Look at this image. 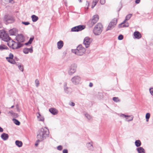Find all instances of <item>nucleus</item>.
Here are the masks:
<instances>
[{
    "instance_id": "f257e3e1",
    "label": "nucleus",
    "mask_w": 153,
    "mask_h": 153,
    "mask_svg": "<svg viewBox=\"0 0 153 153\" xmlns=\"http://www.w3.org/2000/svg\"><path fill=\"white\" fill-rule=\"evenodd\" d=\"M49 132L48 128L46 127L42 128L38 131L37 133V142L42 141L48 137Z\"/></svg>"
},
{
    "instance_id": "f03ea898",
    "label": "nucleus",
    "mask_w": 153,
    "mask_h": 153,
    "mask_svg": "<svg viewBox=\"0 0 153 153\" xmlns=\"http://www.w3.org/2000/svg\"><path fill=\"white\" fill-rule=\"evenodd\" d=\"M85 49L81 45H79L76 49L72 50V52L73 53L78 56L83 55L85 53Z\"/></svg>"
},
{
    "instance_id": "7ed1b4c3",
    "label": "nucleus",
    "mask_w": 153,
    "mask_h": 153,
    "mask_svg": "<svg viewBox=\"0 0 153 153\" xmlns=\"http://www.w3.org/2000/svg\"><path fill=\"white\" fill-rule=\"evenodd\" d=\"M102 26L100 23H98L94 27L93 31L95 35H99L101 34L102 30Z\"/></svg>"
},
{
    "instance_id": "20e7f679",
    "label": "nucleus",
    "mask_w": 153,
    "mask_h": 153,
    "mask_svg": "<svg viewBox=\"0 0 153 153\" xmlns=\"http://www.w3.org/2000/svg\"><path fill=\"white\" fill-rule=\"evenodd\" d=\"M99 19V16L97 15H95L93 16L92 19L90 20L88 22V25L90 27H92Z\"/></svg>"
},
{
    "instance_id": "39448f33",
    "label": "nucleus",
    "mask_w": 153,
    "mask_h": 153,
    "mask_svg": "<svg viewBox=\"0 0 153 153\" xmlns=\"http://www.w3.org/2000/svg\"><path fill=\"white\" fill-rule=\"evenodd\" d=\"M76 64H71L69 68L68 71V74L70 75H72L76 72Z\"/></svg>"
},
{
    "instance_id": "423d86ee",
    "label": "nucleus",
    "mask_w": 153,
    "mask_h": 153,
    "mask_svg": "<svg viewBox=\"0 0 153 153\" xmlns=\"http://www.w3.org/2000/svg\"><path fill=\"white\" fill-rule=\"evenodd\" d=\"M132 16V14H129L128 15L126 16V19L125 20H124V21H123L122 23H121L119 25V27H128L129 26V24L128 23H126L125 24L123 25L122 27L121 26V25L125 24L126 23V21L129 20L131 17V16Z\"/></svg>"
},
{
    "instance_id": "0eeeda50",
    "label": "nucleus",
    "mask_w": 153,
    "mask_h": 153,
    "mask_svg": "<svg viewBox=\"0 0 153 153\" xmlns=\"http://www.w3.org/2000/svg\"><path fill=\"white\" fill-rule=\"evenodd\" d=\"M3 21L6 23H12L14 22L13 18L9 15H5L3 18Z\"/></svg>"
},
{
    "instance_id": "6e6552de",
    "label": "nucleus",
    "mask_w": 153,
    "mask_h": 153,
    "mask_svg": "<svg viewBox=\"0 0 153 153\" xmlns=\"http://www.w3.org/2000/svg\"><path fill=\"white\" fill-rule=\"evenodd\" d=\"M117 22V19H114L110 22L107 27L106 30H111L116 25Z\"/></svg>"
},
{
    "instance_id": "1a4fd4ad",
    "label": "nucleus",
    "mask_w": 153,
    "mask_h": 153,
    "mask_svg": "<svg viewBox=\"0 0 153 153\" xmlns=\"http://www.w3.org/2000/svg\"><path fill=\"white\" fill-rule=\"evenodd\" d=\"M81 80V78L79 76H75L71 79L72 82L75 85L78 84L80 82Z\"/></svg>"
},
{
    "instance_id": "9d476101",
    "label": "nucleus",
    "mask_w": 153,
    "mask_h": 153,
    "mask_svg": "<svg viewBox=\"0 0 153 153\" xmlns=\"http://www.w3.org/2000/svg\"><path fill=\"white\" fill-rule=\"evenodd\" d=\"M92 41V39L88 37H86L85 38L83 41V44L86 48H88L89 47Z\"/></svg>"
},
{
    "instance_id": "9b49d317",
    "label": "nucleus",
    "mask_w": 153,
    "mask_h": 153,
    "mask_svg": "<svg viewBox=\"0 0 153 153\" xmlns=\"http://www.w3.org/2000/svg\"><path fill=\"white\" fill-rule=\"evenodd\" d=\"M85 28V26L83 25H79L73 27L71 30L72 31L78 32L81 31Z\"/></svg>"
},
{
    "instance_id": "f8f14e48",
    "label": "nucleus",
    "mask_w": 153,
    "mask_h": 153,
    "mask_svg": "<svg viewBox=\"0 0 153 153\" xmlns=\"http://www.w3.org/2000/svg\"><path fill=\"white\" fill-rule=\"evenodd\" d=\"M16 39L19 42H23L25 41V38L22 34L18 35L16 37Z\"/></svg>"
},
{
    "instance_id": "ddd939ff",
    "label": "nucleus",
    "mask_w": 153,
    "mask_h": 153,
    "mask_svg": "<svg viewBox=\"0 0 153 153\" xmlns=\"http://www.w3.org/2000/svg\"><path fill=\"white\" fill-rule=\"evenodd\" d=\"M1 38L3 40L6 42H8L11 39V38L9 37L8 35L6 32L4 35H3Z\"/></svg>"
},
{
    "instance_id": "4468645a",
    "label": "nucleus",
    "mask_w": 153,
    "mask_h": 153,
    "mask_svg": "<svg viewBox=\"0 0 153 153\" xmlns=\"http://www.w3.org/2000/svg\"><path fill=\"white\" fill-rule=\"evenodd\" d=\"M64 90L65 92L68 94H70L72 92V90L71 88L66 87V84L65 83L64 85Z\"/></svg>"
},
{
    "instance_id": "2eb2a0df",
    "label": "nucleus",
    "mask_w": 153,
    "mask_h": 153,
    "mask_svg": "<svg viewBox=\"0 0 153 153\" xmlns=\"http://www.w3.org/2000/svg\"><path fill=\"white\" fill-rule=\"evenodd\" d=\"M134 36L135 38L139 39L141 37V35L138 31H135L134 33Z\"/></svg>"
},
{
    "instance_id": "dca6fc26",
    "label": "nucleus",
    "mask_w": 153,
    "mask_h": 153,
    "mask_svg": "<svg viewBox=\"0 0 153 153\" xmlns=\"http://www.w3.org/2000/svg\"><path fill=\"white\" fill-rule=\"evenodd\" d=\"M17 31V30L16 29L13 28L9 30V33L10 35H15Z\"/></svg>"
},
{
    "instance_id": "f3484780",
    "label": "nucleus",
    "mask_w": 153,
    "mask_h": 153,
    "mask_svg": "<svg viewBox=\"0 0 153 153\" xmlns=\"http://www.w3.org/2000/svg\"><path fill=\"white\" fill-rule=\"evenodd\" d=\"M1 139L4 141L7 140L9 137L8 135L5 133H3L1 135Z\"/></svg>"
},
{
    "instance_id": "a211bd4d",
    "label": "nucleus",
    "mask_w": 153,
    "mask_h": 153,
    "mask_svg": "<svg viewBox=\"0 0 153 153\" xmlns=\"http://www.w3.org/2000/svg\"><path fill=\"white\" fill-rule=\"evenodd\" d=\"M49 111L53 115H56L57 114V110L54 108H51L49 109Z\"/></svg>"
},
{
    "instance_id": "6ab92c4d",
    "label": "nucleus",
    "mask_w": 153,
    "mask_h": 153,
    "mask_svg": "<svg viewBox=\"0 0 153 153\" xmlns=\"http://www.w3.org/2000/svg\"><path fill=\"white\" fill-rule=\"evenodd\" d=\"M57 48L59 49H61L63 45V42L62 41H60L57 43Z\"/></svg>"
},
{
    "instance_id": "aec40b11",
    "label": "nucleus",
    "mask_w": 153,
    "mask_h": 153,
    "mask_svg": "<svg viewBox=\"0 0 153 153\" xmlns=\"http://www.w3.org/2000/svg\"><path fill=\"white\" fill-rule=\"evenodd\" d=\"M14 41H13L11 38L10 40H9L7 42V45L10 48H12L13 47V44L14 43Z\"/></svg>"
},
{
    "instance_id": "412c9836",
    "label": "nucleus",
    "mask_w": 153,
    "mask_h": 153,
    "mask_svg": "<svg viewBox=\"0 0 153 153\" xmlns=\"http://www.w3.org/2000/svg\"><path fill=\"white\" fill-rule=\"evenodd\" d=\"M138 153H145L144 149L142 147H139L137 149Z\"/></svg>"
},
{
    "instance_id": "4be33fe9",
    "label": "nucleus",
    "mask_w": 153,
    "mask_h": 153,
    "mask_svg": "<svg viewBox=\"0 0 153 153\" xmlns=\"http://www.w3.org/2000/svg\"><path fill=\"white\" fill-rule=\"evenodd\" d=\"M37 117L38 120L39 121H43L44 120V117L42 116L39 113H38L37 114Z\"/></svg>"
},
{
    "instance_id": "5701e85b",
    "label": "nucleus",
    "mask_w": 153,
    "mask_h": 153,
    "mask_svg": "<svg viewBox=\"0 0 153 153\" xmlns=\"http://www.w3.org/2000/svg\"><path fill=\"white\" fill-rule=\"evenodd\" d=\"M15 144L17 146L19 147H22V142L18 140L16 141Z\"/></svg>"
},
{
    "instance_id": "b1692460",
    "label": "nucleus",
    "mask_w": 153,
    "mask_h": 153,
    "mask_svg": "<svg viewBox=\"0 0 153 153\" xmlns=\"http://www.w3.org/2000/svg\"><path fill=\"white\" fill-rule=\"evenodd\" d=\"M32 20L33 22H36L38 19V17L36 16L33 15L31 16Z\"/></svg>"
},
{
    "instance_id": "393cba45",
    "label": "nucleus",
    "mask_w": 153,
    "mask_h": 153,
    "mask_svg": "<svg viewBox=\"0 0 153 153\" xmlns=\"http://www.w3.org/2000/svg\"><path fill=\"white\" fill-rule=\"evenodd\" d=\"M88 148L90 150H92L93 149V147L92 143H89L87 144Z\"/></svg>"
},
{
    "instance_id": "a878e982",
    "label": "nucleus",
    "mask_w": 153,
    "mask_h": 153,
    "mask_svg": "<svg viewBox=\"0 0 153 153\" xmlns=\"http://www.w3.org/2000/svg\"><path fill=\"white\" fill-rule=\"evenodd\" d=\"M135 145L136 146L138 147L140 146L141 145V142L140 140H136L135 142Z\"/></svg>"
},
{
    "instance_id": "bb28decb",
    "label": "nucleus",
    "mask_w": 153,
    "mask_h": 153,
    "mask_svg": "<svg viewBox=\"0 0 153 153\" xmlns=\"http://www.w3.org/2000/svg\"><path fill=\"white\" fill-rule=\"evenodd\" d=\"M34 39V38L33 37L30 38L28 42H27L25 44V45H27L29 44H31L32 43Z\"/></svg>"
},
{
    "instance_id": "cd10ccee",
    "label": "nucleus",
    "mask_w": 153,
    "mask_h": 153,
    "mask_svg": "<svg viewBox=\"0 0 153 153\" xmlns=\"http://www.w3.org/2000/svg\"><path fill=\"white\" fill-rule=\"evenodd\" d=\"M8 62L10 63L13 64H14L16 63V62L15 60L13 59V58L9 59L8 60H7Z\"/></svg>"
},
{
    "instance_id": "c85d7f7f",
    "label": "nucleus",
    "mask_w": 153,
    "mask_h": 153,
    "mask_svg": "<svg viewBox=\"0 0 153 153\" xmlns=\"http://www.w3.org/2000/svg\"><path fill=\"white\" fill-rule=\"evenodd\" d=\"M13 120L14 123L17 125H19L20 124V122L17 120L15 119H13Z\"/></svg>"
},
{
    "instance_id": "c756f323",
    "label": "nucleus",
    "mask_w": 153,
    "mask_h": 153,
    "mask_svg": "<svg viewBox=\"0 0 153 153\" xmlns=\"http://www.w3.org/2000/svg\"><path fill=\"white\" fill-rule=\"evenodd\" d=\"M9 113L15 117H17L18 116V115L17 114L13 113L12 111H10Z\"/></svg>"
},
{
    "instance_id": "7c9ffc66",
    "label": "nucleus",
    "mask_w": 153,
    "mask_h": 153,
    "mask_svg": "<svg viewBox=\"0 0 153 153\" xmlns=\"http://www.w3.org/2000/svg\"><path fill=\"white\" fill-rule=\"evenodd\" d=\"M17 42H14V43L13 44V47H12V48L14 49H17Z\"/></svg>"
},
{
    "instance_id": "2f4dec72",
    "label": "nucleus",
    "mask_w": 153,
    "mask_h": 153,
    "mask_svg": "<svg viewBox=\"0 0 153 153\" xmlns=\"http://www.w3.org/2000/svg\"><path fill=\"white\" fill-rule=\"evenodd\" d=\"M7 48H8L4 45H2L0 46V50H2L4 49H6Z\"/></svg>"
},
{
    "instance_id": "473e14b6",
    "label": "nucleus",
    "mask_w": 153,
    "mask_h": 153,
    "mask_svg": "<svg viewBox=\"0 0 153 153\" xmlns=\"http://www.w3.org/2000/svg\"><path fill=\"white\" fill-rule=\"evenodd\" d=\"M85 117L87 118L88 120H91L92 119V117L90 115L87 113L85 114Z\"/></svg>"
},
{
    "instance_id": "72a5a7b5",
    "label": "nucleus",
    "mask_w": 153,
    "mask_h": 153,
    "mask_svg": "<svg viewBox=\"0 0 153 153\" xmlns=\"http://www.w3.org/2000/svg\"><path fill=\"white\" fill-rule=\"evenodd\" d=\"M5 33V32L4 30H0V38H2Z\"/></svg>"
},
{
    "instance_id": "f704fd0d",
    "label": "nucleus",
    "mask_w": 153,
    "mask_h": 153,
    "mask_svg": "<svg viewBox=\"0 0 153 153\" xmlns=\"http://www.w3.org/2000/svg\"><path fill=\"white\" fill-rule=\"evenodd\" d=\"M13 54H12L11 53H10L9 55V57H6V59L7 60H8L9 59H11L13 58Z\"/></svg>"
},
{
    "instance_id": "c9c22d12",
    "label": "nucleus",
    "mask_w": 153,
    "mask_h": 153,
    "mask_svg": "<svg viewBox=\"0 0 153 153\" xmlns=\"http://www.w3.org/2000/svg\"><path fill=\"white\" fill-rule=\"evenodd\" d=\"M113 100L116 102H118L120 101L119 98L117 97H113Z\"/></svg>"
},
{
    "instance_id": "e433bc0d",
    "label": "nucleus",
    "mask_w": 153,
    "mask_h": 153,
    "mask_svg": "<svg viewBox=\"0 0 153 153\" xmlns=\"http://www.w3.org/2000/svg\"><path fill=\"white\" fill-rule=\"evenodd\" d=\"M150 117V114L149 113H147L146 115V121L148 122L149 119Z\"/></svg>"
},
{
    "instance_id": "4c0bfd02",
    "label": "nucleus",
    "mask_w": 153,
    "mask_h": 153,
    "mask_svg": "<svg viewBox=\"0 0 153 153\" xmlns=\"http://www.w3.org/2000/svg\"><path fill=\"white\" fill-rule=\"evenodd\" d=\"M23 45V44L21 43V42H17V49H18L22 47Z\"/></svg>"
},
{
    "instance_id": "58836bf2",
    "label": "nucleus",
    "mask_w": 153,
    "mask_h": 153,
    "mask_svg": "<svg viewBox=\"0 0 153 153\" xmlns=\"http://www.w3.org/2000/svg\"><path fill=\"white\" fill-rule=\"evenodd\" d=\"M18 68L20 70L23 72V66L21 64L18 65Z\"/></svg>"
},
{
    "instance_id": "ea45409f",
    "label": "nucleus",
    "mask_w": 153,
    "mask_h": 153,
    "mask_svg": "<svg viewBox=\"0 0 153 153\" xmlns=\"http://www.w3.org/2000/svg\"><path fill=\"white\" fill-rule=\"evenodd\" d=\"M97 2H98L96 1H94V0H93V2L92 3V5H91V8H93L94 7V6L96 5V4H97Z\"/></svg>"
},
{
    "instance_id": "a19ab883",
    "label": "nucleus",
    "mask_w": 153,
    "mask_h": 153,
    "mask_svg": "<svg viewBox=\"0 0 153 153\" xmlns=\"http://www.w3.org/2000/svg\"><path fill=\"white\" fill-rule=\"evenodd\" d=\"M120 117H130V116L129 115H126L123 114H119Z\"/></svg>"
},
{
    "instance_id": "79ce46f5",
    "label": "nucleus",
    "mask_w": 153,
    "mask_h": 153,
    "mask_svg": "<svg viewBox=\"0 0 153 153\" xmlns=\"http://www.w3.org/2000/svg\"><path fill=\"white\" fill-rule=\"evenodd\" d=\"M28 50V48H25L24 49L23 52L25 54H27L29 52Z\"/></svg>"
},
{
    "instance_id": "37998d69",
    "label": "nucleus",
    "mask_w": 153,
    "mask_h": 153,
    "mask_svg": "<svg viewBox=\"0 0 153 153\" xmlns=\"http://www.w3.org/2000/svg\"><path fill=\"white\" fill-rule=\"evenodd\" d=\"M35 83L36 85V87H38L39 85V80L38 79H36L35 81Z\"/></svg>"
},
{
    "instance_id": "c03bdc74",
    "label": "nucleus",
    "mask_w": 153,
    "mask_h": 153,
    "mask_svg": "<svg viewBox=\"0 0 153 153\" xmlns=\"http://www.w3.org/2000/svg\"><path fill=\"white\" fill-rule=\"evenodd\" d=\"M126 118V120L127 121H131L133 120V117H131L130 118H129L130 117H127Z\"/></svg>"
},
{
    "instance_id": "a18cd8bd",
    "label": "nucleus",
    "mask_w": 153,
    "mask_h": 153,
    "mask_svg": "<svg viewBox=\"0 0 153 153\" xmlns=\"http://www.w3.org/2000/svg\"><path fill=\"white\" fill-rule=\"evenodd\" d=\"M149 90L151 94L153 96V88H150Z\"/></svg>"
},
{
    "instance_id": "49530a36",
    "label": "nucleus",
    "mask_w": 153,
    "mask_h": 153,
    "mask_svg": "<svg viewBox=\"0 0 153 153\" xmlns=\"http://www.w3.org/2000/svg\"><path fill=\"white\" fill-rule=\"evenodd\" d=\"M123 39V36L122 35H120L118 37V39L120 40H121Z\"/></svg>"
},
{
    "instance_id": "de8ad7c7",
    "label": "nucleus",
    "mask_w": 153,
    "mask_h": 153,
    "mask_svg": "<svg viewBox=\"0 0 153 153\" xmlns=\"http://www.w3.org/2000/svg\"><path fill=\"white\" fill-rule=\"evenodd\" d=\"M57 149L61 151L62 149V146L61 145L57 147Z\"/></svg>"
},
{
    "instance_id": "09e8293b",
    "label": "nucleus",
    "mask_w": 153,
    "mask_h": 153,
    "mask_svg": "<svg viewBox=\"0 0 153 153\" xmlns=\"http://www.w3.org/2000/svg\"><path fill=\"white\" fill-rule=\"evenodd\" d=\"M22 23L24 24L25 25H28L30 24V23L29 22H22Z\"/></svg>"
},
{
    "instance_id": "8fccbe9b",
    "label": "nucleus",
    "mask_w": 153,
    "mask_h": 153,
    "mask_svg": "<svg viewBox=\"0 0 153 153\" xmlns=\"http://www.w3.org/2000/svg\"><path fill=\"white\" fill-rule=\"evenodd\" d=\"M105 2V0H100V3L102 4H104Z\"/></svg>"
},
{
    "instance_id": "3c124183",
    "label": "nucleus",
    "mask_w": 153,
    "mask_h": 153,
    "mask_svg": "<svg viewBox=\"0 0 153 153\" xmlns=\"http://www.w3.org/2000/svg\"><path fill=\"white\" fill-rule=\"evenodd\" d=\"M32 48H33L32 47H31L30 48H28V49H29L28 51L30 53H32L33 52V51Z\"/></svg>"
},
{
    "instance_id": "603ef678",
    "label": "nucleus",
    "mask_w": 153,
    "mask_h": 153,
    "mask_svg": "<svg viewBox=\"0 0 153 153\" xmlns=\"http://www.w3.org/2000/svg\"><path fill=\"white\" fill-rule=\"evenodd\" d=\"M68 151L67 149H65L63 150V153H68Z\"/></svg>"
},
{
    "instance_id": "864d4df0",
    "label": "nucleus",
    "mask_w": 153,
    "mask_h": 153,
    "mask_svg": "<svg viewBox=\"0 0 153 153\" xmlns=\"http://www.w3.org/2000/svg\"><path fill=\"white\" fill-rule=\"evenodd\" d=\"M16 111H19V109L18 106H16Z\"/></svg>"
},
{
    "instance_id": "5fc2aeb1",
    "label": "nucleus",
    "mask_w": 153,
    "mask_h": 153,
    "mask_svg": "<svg viewBox=\"0 0 153 153\" xmlns=\"http://www.w3.org/2000/svg\"><path fill=\"white\" fill-rule=\"evenodd\" d=\"M69 105H74L75 103L72 102H70V103H69Z\"/></svg>"
},
{
    "instance_id": "6e6d98bb",
    "label": "nucleus",
    "mask_w": 153,
    "mask_h": 153,
    "mask_svg": "<svg viewBox=\"0 0 153 153\" xmlns=\"http://www.w3.org/2000/svg\"><path fill=\"white\" fill-rule=\"evenodd\" d=\"M140 1V0H136L135 1V3L136 4H139Z\"/></svg>"
},
{
    "instance_id": "4d7b16f0",
    "label": "nucleus",
    "mask_w": 153,
    "mask_h": 153,
    "mask_svg": "<svg viewBox=\"0 0 153 153\" xmlns=\"http://www.w3.org/2000/svg\"><path fill=\"white\" fill-rule=\"evenodd\" d=\"M93 84L91 82L89 84V86L90 87H92L93 86Z\"/></svg>"
},
{
    "instance_id": "13d9d810",
    "label": "nucleus",
    "mask_w": 153,
    "mask_h": 153,
    "mask_svg": "<svg viewBox=\"0 0 153 153\" xmlns=\"http://www.w3.org/2000/svg\"><path fill=\"white\" fill-rule=\"evenodd\" d=\"M3 131V129L0 126V132H2Z\"/></svg>"
},
{
    "instance_id": "bf43d9fd",
    "label": "nucleus",
    "mask_w": 153,
    "mask_h": 153,
    "mask_svg": "<svg viewBox=\"0 0 153 153\" xmlns=\"http://www.w3.org/2000/svg\"><path fill=\"white\" fill-rule=\"evenodd\" d=\"M39 142H37V141H36V143H35V145L36 146H37L38 145V143H39Z\"/></svg>"
},
{
    "instance_id": "052dcab7",
    "label": "nucleus",
    "mask_w": 153,
    "mask_h": 153,
    "mask_svg": "<svg viewBox=\"0 0 153 153\" xmlns=\"http://www.w3.org/2000/svg\"><path fill=\"white\" fill-rule=\"evenodd\" d=\"M2 26L1 23L0 22V28H1Z\"/></svg>"
},
{
    "instance_id": "680f3d73",
    "label": "nucleus",
    "mask_w": 153,
    "mask_h": 153,
    "mask_svg": "<svg viewBox=\"0 0 153 153\" xmlns=\"http://www.w3.org/2000/svg\"><path fill=\"white\" fill-rule=\"evenodd\" d=\"M15 59H16L17 61H18L19 60V59L16 57H15Z\"/></svg>"
},
{
    "instance_id": "e2e57ef3",
    "label": "nucleus",
    "mask_w": 153,
    "mask_h": 153,
    "mask_svg": "<svg viewBox=\"0 0 153 153\" xmlns=\"http://www.w3.org/2000/svg\"><path fill=\"white\" fill-rule=\"evenodd\" d=\"M13 1V0H10L9 2L10 3H12V2Z\"/></svg>"
},
{
    "instance_id": "0e129e2a",
    "label": "nucleus",
    "mask_w": 153,
    "mask_h": 153,
    "mask_svg": "<svg viewBox=\"0 0 153 153\" xmlns=\"http://www.w3.org/2000/svg\"><path fill=\"white\" fill-rule=\"evenodd\" d=\"M88 4V5L89 4V3L88 1H86V4Z\"/></svg>"
},
{
    "instance_id": "69168bd1",
    "label": "nucleus",
    "mask_w": 153,
    "mask_h": 153,
    "mask_svg": "<svg viewBox=\"0 0 153 153\" xmlns=\"http://www.w3.org/2000/svg\"><path fill=\"white\" fill-rule=\"evenodd\" d=\"M80 2H82V0H78Z\"/></svg>"
},
{
    "instance_id": "338daca9",
    "label": "nucleus",
    "mask_w": 153,
    "mask_h": 153,
    "mask_svg": "<svg viewBox=\"0 0 153 153\" xmlns=\"http://www.w3.org/2000/svg\"><path fill=\"white\" fill-rule=\"evenodd\" d=\"M14 106H12L10 108H13V107H14Z\"/></svg>"
},
{
    "instance_id": "774afa93",
    "label": "nucleus",
    "mask_w": 153,
    "mask_h": 153,
    "mask_svg": "<svg viewBox=\"0 0 153 153\" xmlns=\"http://www.w3.org/2000/svg\"><path fill=\"white\" fill-rule=\"evenodd\" d=\"M94 1H97L98 2V1L99 0H94Z\"/></svg>"
}]
</instances>
